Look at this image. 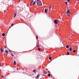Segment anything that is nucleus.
<instances>
[{
  "instance_id": "obj_1",
  "label": "nucleus",
  "mask_w": 79,
  "mask_h": 79,
  "mask_svg": "<svg viewBox=\"0 0 79 79\" xmlns=\"http://www.w3.org/2000/svg\"><path fill=\"white\" fill-rule=\"evenodd\" d=\"M36 3L37 5L38 6H42V2L40 0H37Z\"/></svg>"
},
{
  "instance_id": "obj_2",
  "label": "nucleus",
  "mask_w": 79,
  "mask_h": 79,
  "mask_svg": "<svg viewBox=\"0 0 79 79\" xmlns=\"http://www.w3.org/2000/svg\"><path fill=\"white\" fill-rule=\"evenodd\" d=\"M54 23L56 24H58V20L57 19H55L54 20Z\"/></svg>"
},
{
  "instance_id": "obj_3",
  "label": "nucleus",
  "mask_w": 79,
  "mask_h": 79,
  "mask_svg": "<svg viewBox=\"0 0 79 79\" xmlns=\"http://www.w3.org/2000/svg\"><path fill=\"white\" fill-rule=\"evenodd\" d=\"M67 13H70V10L68 9L67 10Z\"/></svg>"
},
{
  "instance_id": "obj_4",
  "label": "nucleus",
  "mask_w": 79,
  "mask_h": 79,
  "mask_svg": "<svg viewBox=\"0 0 79 79\" xmlns=\"http://www.w3.org/2000/svg\"><path fill=\"white\" fill-rule=\"evenodd\" d=\"M70 51H72V50H73V47L70 46L69 47Z\"/></svg>"
},
{
  "instance_id": "obj_5",
  "label": "nucleus",
  "mask_w": 79,
  "mask_h": 79,
  "mask_svg": "<svg viewBox=\"0 0 79 79\" xmlns=\"http://www.w3.org/2000/svg\"><path fill=\"white\" fill-rule=\"evenodd\" d=\"M67 15L68 16H71V14H70V13H67Z\"/></svg>"
},
{
  "instance_id": "obj_6",
  "label": "nucleus",
  "mask_w": 79,
  "mask_h": 79,
  "mask_svg": "<svg viewBox=\"0 0 79 79\" xmlns=\"http://www.w3.org/2000/svg\"><path fill=\"white\" fill-rule=\"evenodd\" d=\"M1 52H4V49H3L2 48L1 49Z\"/></svg>"
},
{
  "instance_id": "obj_7",
  "label": "nucleus",
  "mask_w": 79,
  "mask_h": 79,
  "mask_svg": "<svg viewBox=\"0 0 79 79\" xmlns=\"http://www.w3.org/2000/svg\"><path fill=\"white\" fill-rule=\"evenodd\" d=\"M39 76H40V75H38L36 77V79H38V78H39Z\"/></svg>"
},
{
  "instance_id": "obj_8",
  "label": "nucleus",
  "mask_w": 79,
  "mask_h": 79,
  "mask_svg": "<svg viewBox=\"0 0 79 79\" xmlns=\"http://www.w3.org/2000/svg\"><path fill=\"white\" fill-rule=\"evenodd\" d=\"M33 2H34V1H33L32 2H31L30 3V5H32Z\"/></svg>"
},
{
  "instance_id": "obj_9",
  "label": "nucleus",
  "mask_w": 79,
  "mask_h": 79,
  "mask_svg": "<svg viewBox=\"0 0 79 79\" xmlns=\"http://www.w3.org/2000/svg\"><path fill=\"white\" fill-rule=\"evenodd\" d=\"M2 36H5V34L4 33H3L2 34Z\"/></svg>"
},
{
  "instance_id": "obj_10",
  "label": "nucleus",
  "mask_w": 79,
  "mask_h": 79,
  "mask_svg": "<svg viewBox=\"0 0 79 79\" xmlns=\"http://www.w3.org/2000/svg\"><path fill=\"white\" fill-rule=\"evenodd\" d=\"M47 11H48L47 9H45V12L47 13Z\"/></svg>"
},
{
  "instance_id": "obj_11",
  "label": "nucleus",
  "mask_w": 79,
  "mask_h": 79,
  "mask_svg": "<svg viewBox=\"0 0 79 79\" xmlns=\"http://www.w3.org/2000/svg\"><path fill=\"white\" fill-rule=\"evenodd\" d=\"M36 2V1H35L33 3V5H35V4Z\"/></svg>"
},
{
  "instance_id": "obj_12",
  "label": "nucleus",
  "mask_w": 79,
  "mask_h": 79,
  "mask_svg": "<svg viewBox=\"0 0 79 79\" xmlns=\"http://www.w3.org/2000/svg\"><path fill=\"white\" fill-rule=\"evenodd\" d=\"M5 52L6 53H8V50H6L5 51Z\"/></svg>"
},
{
  "instance_id": "obj_13",
  "label": "nucleus",
  "mask_w": 79,
  "mask_h": 79,
  "mask_svg": "<svg viewBox=\"0 0 79 79\" xmlns=\"http://www.w3.org/2000/svg\"><path fill=\"white\" fill-rule=\"evenodd\" d=\"M16 13H15V15H14V18H15L16 17Z\"/></svg>"
},
{
  "instance_id": "obj_14",
  "label": "nucleus",
  "mask_w": 79,
  "mask_h": 79,
  "mask_svg": "<svg viewBox=\"0 0 79 79\" xmlns=\"http://www.w3.org/2000/svg\"><path fill=\"white\" fill-rule=\"evenodd\" d=\"M33 72H34V73H35V72H36V70H33Z\"/></svg>"
},
{
  "instance_id": "obj_15",
  "label": "nucleus",
  "mask_w": 79,
  "mask_h": 79,
  "mask_svg": "<svg viewBox=\"0 0 79 79\" xmlns=\"http://www.w3.org/2000/svg\"><path fill=\"white\" fill-rule=\"evenodd\" d=\"M66 48H69V46H68V45L66 46Z\"/></svg>"
},
{
  "instance_id": "obj_16",
  "label": "nucleus",
  "mask_w": 79,
  "mask_h": 79,
  "mask_svg": "<svg viewBox=\"0 0 79 79\" xmlns=\"http://www.w3.org/2000/svg\"><path fill=\"white\" fill-rule=\"evenodd\" d=\"M48 76H49V77H50V76H51L50 74H48Z\"/></svg>"
},
{
  "instance_id": "obj_17",
  "label": "nucleus",
  "mask_w": 79,
  "mask_h": 79,
  "mask_svg": "<svg viewBox=\"0 0 79 79\" xmlns=\"http://www.w3.org/2000/svg\"><path fill=\"white\" fill-rule=\"evenodd\" d=\"M51 8H52V6H50L49 7V9H51Z\"/></svg>"
},
{
  "instance_id": "obj_18",
  "label": "nucleus",
  "mask_w": 79,
  "mask_h": 79,
  "mask_svg": "<svg viewBox=\"0 0 79 79\" xmlns=\"http://www.w3.org/2000/svg\"><path fill=\"white\" fill-rule=\"evenodd\" d=\"M65 5H67V4H68V2H65Z\"/></svg>"
},
{
  "instance_id": "obj_19",
  "label": "nucleus",
  "mask_w": 79,
  "mask_h": 79,
  "mask_svg": "<svg viewBox=\"0 0 79 79\" xmlns=\"http://www.w3.org/2000/svg\"><path fill=\"white\" fill-rule=\"evenodd\" d=\"M49 60H51V59H52V57H49Z\"/></svg>"
},
{
  "instance_id": "obj_20",
  "label": "nucleus",
  "mask_w": 79,
  "mask_h": 79,
  "mask_svg": "<svg viewBox=\"0 0 79 79\" xmlns=\"http://www.w3.org/2000/svg\"><path fill=\"white\" fill-rule=\"evenodd\" d=\"M14 64H16V62H15V61H14Z\"/></svg>"
},
{
  "instance_id": "obj_21",
  "label": "nucleus",
  "mask_w": 79,
  "mask_h": 79,
  "mask_svg": "<svg viewBox=\"0 0 79 79\" xmlns=\"http://www.w3.org/2000/svg\"><path fill=\"white\" fill-rule=\"evenodd\" d=\"M44 73V74H47V72H45Z\"/></svg>"
},
{
  "instance_id": "obj_22",
  "label": "nucleus",
  "mask_w": 79,
  "mask_h": 79,
  "mask_svg": "<svg viewBox=\"0 0 79 79\" xmlns=\"http://www.w3.org/2000/svg\"><path fill=\"white\" fill-rule=\"evenodd\" d=\"M67 54V55H69V52H68Z\"/></svg>"
},
{
  "instance_id": "obj_23",
  "label": "nucleus",
  "mask_w": 79,
  "mask_h": 79,
  "mask_svg": "<svg viewBox=\"0 0 79 79\" xmlns=\"http://www.w3.org/2000/svg\"><path fill=\"white\" fill-rule=\"evenodd\" d=\"M38 50H39V51H40V48H39Z\"/></svg>"
},
{
  "instance_id": "obj_24",
  "label": "nucleus",
  "mask_w": 79,
  "mask_h": 79,
  "mask_svg": "<svg viewBox=\"0 0 79 79\" xmlns=\"http://www.w3.org/2000/svg\"><path fill=\"white\" fill-rule=\"evenodd\" d=\"M76 52V50H74L73 51V52Z\"/></svg>"
},
{
  "instance_id": "obj_25",
  "label": "nucleus",
  "mask_w": 79,
  "mask_h": 79,
  "mask_svg": "<svg viewBox=\"0 0 79 79\" xmlns=\"http://www.w3.org/2000/svg\"><path fill=\"white\" fill-rule=\"evenodd\" d=\"M13 26V23H12V25H11V27Z\"/></svg>"
},
{
  "instance_id": "obj_26",
  "label": "nucleus",
  "mask_w": 79,
  "mask_h": 79,
  "mask_svg": "<svg viewBox=\"0 0 79 79\" xmlns=\"http://www.w3.org/2000/svg\"><path fill=\"white\" fill-rule=\"evenodd\" d=\"M36 38H37V39H38V36H37H37Z\"/></svg>"
},
{
  "instance_id": "obj_27",
  "label": "nucleus",
  "mask_w": 79,
  "mask_h": 79,
  "mask_svg": "<svg viewBox=\"0 0 79 79\" xmlns=\"http://www.w3.org/2000/svg\"><path fill=\"white\" fill-rule=\"evenodd\" d=\"M51 15H48V16H49V17H51Z\"/></svg>"
},
{
  "instance_id": "obj_28",
  "label": "nucleus",
  "mask_w": 79,
  "mask_h": 79,
  "mask_svg": "<svg viewBox=\"0 0 79 79\" xmlns=\"http://www.w3.org/2000/svg\"><path fill=\"white\" fill-rule=\"evenodd\" d=\"M67 1H68V2H70V0H68Z\"/></svg>"
},
{
  "instance_id": "obj_29",
  "label": "nucleus",
  "mask_w": 79,
  "mask_h": 79,
  "mask_svg": "<svg viewBox=\"0 0 79 79\" xmlns=\"http://www.w3.org/2000/svg\"><path fill=\"white\" fill-rule=\"evenodd\" d=\"M19 2H21V1H22V0H19Z\"/></svg>"
},
{
  "instance_id": "obj_30",
  "label": "nucleus",
  "mask_w": 79,
  "mask_h": 79,
  "mask_svg": "<svg viewBox=\"0 0 79 79\" xmlns=\"http://www.w3.org/2000/svg\"><path fill=\"white\" fill-rule=\"evenodd\" d=\"M38 47H39V45H38Z\"/></svg>"
},
{
  "instance_id": "obj_31",
  "label": "nucleus",
  "mask_w": 79,
  "mask_h": 79,
  "mask_svg": "<svg viewBox=\"0 0 79 79\" xmlns=\"http://www.w3.org/2000/svg\"><path fill=\"white\" fill-rule=\"evenodd\" d=\"M3 77V76H1V77Z\"/></svg>"
},
{
  "instance_id": "obj_32",
  "label": "nucleus",
  "mask_w": 79,
  "mask_h": 79,
  "mask_svg": "<svg viewBox=\"0 0 79 79\" xmlns=\"http://www.w3.org/2000/svg\"><path fill=\"white\" fill-rule=\"evenodd\" d=\"M11 27H9V28H11Z\"/></svg>"
},
{
  "instance_id": "obj_33",
  "label": "nucleus",
  "mask_w": 79,
  "mask_h": 79,
  "mask_svg": "<svg viewBox=\"0 0 79 79\" xmlns=\"http://www.w3.org/2000/svg\"><path fill=\"white\" fill-rule=\"evenodd\" d=\"M77 1H78V2H79V0H77Z\"/></svg>"
},
{
  "instance_id": "obj_34",
  "label": "nucleus",
  "mask_w": 79,
  "mask_h": 79,
  "mask_svg": "<svg viewBox=\"0 0 79 79\" xmlns=\"http://www.w3.org/2000/svg\"><path fill=\"white\" fill-rule=\"evenodd\" d=\"M0 66H1V64H0Z\"/></svg>"
},
{
  "instance_id": "obj_35",
  "label": "nucleus",
  "mask_w": 79,
  "mask_h": 79,
  "mask_svg": "<svg viewBox=\"0 0 79 79\" xmlns=\"http://www.w3.org/2000/svg\"><path fill=\"white\" fill-rule=\"evenodd\" d=\"M12 56H13V55H12Z\"/></svg>"
},
{
  "instance_id": "obj_36",
  "label": "nucleus",
  "mask_w": 79,
  "mask_h": 79,
  "mask_svg": "<svg viewBox=\"0 0 79 79\" xmlns=\"http://www.w3.org/2000/svg\"><path fill=\"white\" fill-rule=\"evenodd\" d=\"M9 52H10V51H9Z\"/></svg>"
},
{
  "instance_id": "obj_37",
  "label": "nucleus",
  "mask_w": 79,
  "mask_h": 79,
  "mask_svg": "<svg viewBox=\"0 0 79 79\" xmlns=\"http://www.w3.org/2000/svg\"><path fill=\"white\" fill-rule=\"evenodd\" d=\"M65 12H66V11H65Z\"/></svg>"
}]
</instances>
